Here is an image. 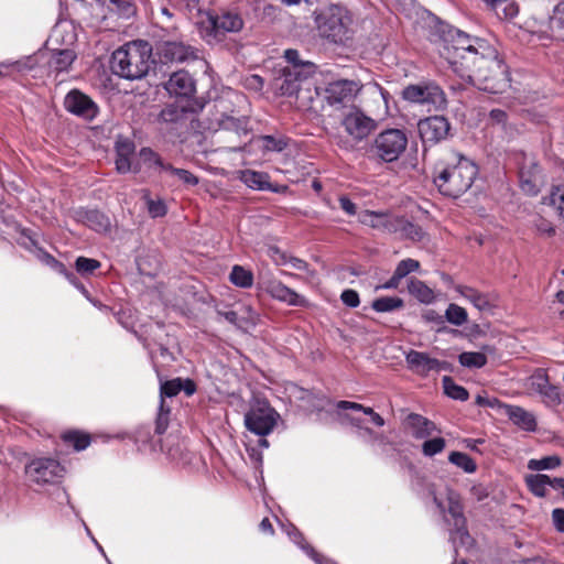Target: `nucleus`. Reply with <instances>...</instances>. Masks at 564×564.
<instances>
[{"mask_svg": "<svg viewBox=\"0 0 564 564\" xmlns=\"http://www.w3.org/2000/svg\"><path fill=\"white\" fill-rule=\"evenodd\" d=\"M116 150V170L118 173L139 172L137 166L132 165L131 159L135 151L134 142L128 138H118L115 144Z\"/></svg>", "mask_w": 564, "mask_h": 564, "instance_id": "nucleus-21", "label": "nucleus"}, {"mask_svg": "<svg viewBox=\"0 0 564 564\" xmlns=\"http://www.w3.org/2000/svg\"><path fill=\"white\" fill-rule=\"evenodd\" d=\"M451 37L444 54L459 77L490 94H501L509 87L508 67L487 41L460 30L452 31Z\"/></svg>", "mask_w": 564, "mask_h": 564, "instance_id": "nucleus-1", "label": "nucleus"}, {"mask_svg": "<svg viewBox=\"0 0 564 564\" xmlns=\"http://www.w3.org/2000/svg\"><path fill=\"white\" fill-rule=\"evenodd\" d=\"M433 500L442 512L447 511L451 514L453 518V525L462 541L465 542V539L469 540L470 535L466 530V519L463 513V505L459 494L446 488L445 499L434 494Z\"/></svg>", "mask_w": 564, "mask_h": 564, "instance_id": "nucleus-12", "label": "nucleus"}, {"mask_svg": "<svg viewBox=\"0 0 564 564\" xmlns=\"http://www.w3.org/2000/svg\"><path fill=\"white\" fill-rule=\"evenodd\" d=\"M458 361L463 367L479 369L487 364V357L480 351H464L458 356Z\"/></svg>", "mask_w": 564, "mask_h": 564, "instance_id": "nucleus-40", "label": "nucleus"}, {"mask_svg": "<svg viewBox=\"0 0 564 564\" xmlns=\"http://www.w3.org/2000/svg\"><path fill=\"white\" fill-rule=\"evenodd\" d=\"M446 447V441L443 437H433L424 441L422 444V453L426 457H433L442 453Z\"/></svg>", "mask_w": 564, "mask_h": 564, "instance_id": "nucleus-46", "label": "nucleus"}, {"mask_svg": "<svg viewBox=\"0 0 564 564\" xmlns=\"http://www.w3.org/2000/svg\"><path fill=\"white\" fill-rule=\"evenodd\" d=\"M550 28L557 36L564 37V0H562L553 10L550 19Z\"/></svg>", "mask_w": 564, "mask_h": 564, "instance_id": "nucleus-44", "label": "nucleus"}, {"mask_svg": "<svg viewBox=\"0 0 564 564\" xmlns=\"http://www.w3.org/2000/svg\"><path fill=\"white\" fill-rule=\"evenodd\" d=\"M63 440L66 443L72 444L76 451H83L90 444V437L88 434L76 431L65 433L63 435Z\"/></svg>", "mask_w": 564, "mask_h": 564, "instance_id": "nucleus-47", "label": "nucleus"}, {"mask_svg": "<svg viewBox=\"0 0 564 564\" xmlns=\"http://www.w3.org/2000/svg\"><path fill=\"white\" fill-rule=\"evenodd\" d=\"M284 57L286 59V62L289 63L288 66H294V65H314L313 63L311 62H302L300 59V55H299V52L296 50H286L284 52Z\"/></svg>", "mask_w": 564, "mask_h": 564, "instance_id": "nucleus-60", "label": "nucleus"}, {"mask_svg": "<svg viewBox=\"0 0 564 564\" xmlns=\"http://www.w3.org/2000/svg\"><path fill=\"white\" fill-rule=\"evenodd\" d=\"M319 34L335 44H347L352 40L355 30L352 15L341 4H330L315 15Z\"/></svg>", "mask_w": 564, "mask_h": 564, "instance_id": "nucleus-4", "label": "nucleus"}, {"mask_svg": "<svg viewBox=\"0 0 564 564\" xmlns=\"http://www.w3.org/2000/svg\"><path fill=\"white\" fill-rule=\"evenodd\" d=\"M340 300L346 306L351 308L357 307L360 304L359 294L352 289L343 291Z\"/></svg>", "mask_w": 564, "mask_h": 564, "instance_id": "nucleus-58", "label": "nucleus"}, {"mask_svg": "<svg viewBox=\"0 0 564 564\" xmlns=\"http://www.w3.org/2000/svg\"><path fill=\"white\" fill-rule=\"evenodd\" d=\"M264 290L273 299L284 302L292 306H306L307 301L304 296L297 294L294 290L290 289L280 281L271 280L265 282Z\"/></svg>", "mask_w": 564, "mask_h": 564, "instance_id": "nucleus-23", "label": "nucleus"}, {"mask_svg": "<svg viewBox=\"0 0 564 564\" xmlns=\"http://www.w3.org/2000/svg\"><path fill=\"white\" fill-rule=\"evenodd\" d=\"M314 89L316 95L322 96L327 105L339 109L354 101L361 89V85L352 79H338L329 83L321 91L316 87Z\"/></svg>", "mask_w": 564, "mask_h": 564, "instance_id": "nucleus-10", "label": "nucleus"}, {"mask_svg": "<svg viewBox=\"0 0 564 564\" xmlns=\"http://www.w3.org/2000/svg\"><path fill=\"white\" fill-rule=\"evenodd\" d=\"M185 108L176 105H167L160 113V118L164 122H177L184 117Z\"/></svg>", "mask_w": 564, "mask_h": 564, "instance_id": "nucleus-49", "label": "nucleus"}, {"mask_svg": "<svg viewBox=\"0 0 564 564\" xmlns=\"http://www.w3.org/2000/svg\"><path fill=\"white\" fill-rule=\"evenodd\" d=\"M445 317L448 323L455 326H462L467 322L468 315L464 307L452 303L446 308Z\"/></svg>", "mask_w": 564, "mask_h": 564, "instance_id": "nucleus-43", "label": "nucleus"}, {"mask_svg": "<svg viewBox=\"0 0 564 564\" xmlns=\"http://www.w3.org/2000/svg\"><path fill=\"white\" fill-rule=\"evenodd\" d=\"M404 306V302L398 296H382L376 299L371 307L378 313H390L400 310Z\"/></svg>", "mask_w": 564, "mask_h": 564, "instance_id": "nucleus-36", "label": "nucleus"}, {"mask_svg": "<svg viewBox=\"0 0 564 564\" xmlns=\"http://www.w3.org/2000/svg\"><path fill=\"white\" fill-rule=\"evenodd\" d=\"M408 137L400 129H387L380 132L369 147V155L379 162L392 163L405 151Z\"/></svg>", "mask_w": 564, "mask_h": 564, "instance_id": "nucleus-8", "label": "nucleus"}, {"mask_svg": "<svg viewBox=\"0 0 564 564\" xmlns=\"http://www.w3.org/2000/svg\"><path fill=\"white\" fill-rule=\"evenodd\" d=\"M164 88L172 96L189 98L196 91V84L188 72L178 70L170 76Z\"/></svg>", "mask_w": 564, "mask_h": 564, "instance_id": "nucleus-18", "label": "nucleus"}, {"mask_svg": "<svg viewBox=\"0 0 564 564\" xmlns=\"http://www.w3.org/2000/svg\"><path fill=\"white\" fill-rule=\"evenodd\" d=\"M162 178L169 183L170 186H176L180 184L185 186H195L198 184L197 176L188 170L175 167L171 163L165 167Z\"/></svg>", "mask_w": 564, "mask_h": 564, "instance_id": "nucleus-30", "label": "nucleus"}, {"mask_svg": "<svg viewBox=\"0 0 564 564\" xmlns=\"http://www.w3.org/2000/svg\"><path fill=\"white\" fill-rule=\"evenodd\" d=\"M409 292L420 302L430 304L434 301V292L424 282L420 280H410Z\"/></svg>", "mask_w": 564, "mask_h": 564, "instance_id": "nucleus-35", "label": "nucleus"}, {"mask_svg": "<svg viewBox=\"0 0 564 564\" xmlns=\"http://www.w3.org/2000/svg\"><path fill=\"white\" fill-rule=\"evenodd\" d=\"M280 414L265 400H256L250 410L245 414V425L247 430L258 436V445L261 448H268L269 442L264 436L272 433Z\"/></svg>", "mask_w": 564, "mask_h": 564, "instance_id": "nucleus-7", "label": "nucleus"}, {"mask_svg": "<svg viewBox=\"0 0 564 564\" xmlns=\"http://www.w3.org/2000/svg\"><path fill=\"white\" fill-rule=\"evenodd\" d=\"M64 107L68 112L87 121L94 120L99 112L96 102L89 96L77 89L70 90L65 96Z\"/></svg>", "mask_w": 564, "mask_h": 564, "instance_id": "nucleus-14", "label": "nucleus"}, {"mask_svg": "<svg viewBox=\"0 0 564 564\" xmlns=\"http://www.w3.org/2000/svg\"><path fill=\"white\" fill-rule=\"evenodd\" d=\"M362 413L368 415L371 423H373L376 426L381 427L386 423L384 419L379 413L375 412L372 408L365 406Z\"/></svg>", "mask_w": 564, "mask_h": 564, "instance_id": "nucleus-63", "label": "nucleus"}, {"mask_svg": "<svg viewBox=\"0 0 564 564\" xmlns=\"http://www.w3.org/2000/svg\"><path fill=\"white\" fill-rule=\"evenodd\" d=\"M153 63L152 47L147 41L129 42L117 48L110 59L111 72L124 79H140L148 74Z\"/></svg>", "mask_w": 564, "mask_h": 564, "instance_id": "nucleus-3", "label": "nucleus"}, {"mask_svg": "<svg viewBox=\"0 0 564 564\" xmlns=\"http://www.w3.org/2000/svg\"><path fill=\"white\" fill-rule=\"evenodd\" d=\"M248 120L245 117L236 118L228 115H223L219 119V127L225 130H232L237 134H247Z\"/></svg>", "mask_w": 564, "mask_h": 564, "instance_id": "nucleus-38", "label": "nucleus"}, {"mask_svg": "<svg viewBox=\"0 0 564 564\" xmlns=\"http://www.w3.org/2000/svg\"><path fill=\"white\" fill-rule=\"evenodd\" d=\"M552 519L556 530L564 533V509H554L552 512Z\"/></svg>", "mask_w": 564, "mask_h": 564, "instance_id": "nucleus-64", "label": "nucleus"}, {"mask_svg": "<svg viewBox=\"0 0 564 564\" xmlns=\"http://www.w3.org/2000/svg\"><path fill=\"white\" fill-rule=\"evenodd\" d=\"M525 480L532 494L538 497H544L546 495V489L550 484V476L545 474L529 475Z\"/></svg>", "mask_w": 564, "mask_h": 564, "instance_id": "nucleus-39", "label": "nucleus"}, {"mask_svg": "<svg viewBox=\"0 0 564 564\" xmlns=\"http://www.w3.org/2000/svg\"><path fill=\"white\" fill-rule=\"evenodd\" d=\"M230 282L242 289H249L253 284V274L241 265H234L229 275Z\"/></svg>", "mask_w": 564, "mask_h": 564, "instance_id": "nucleus-37", "label": "nucleus"}, {"mask_svg": "<svg viewBox=\"0 0 564 564\" xmlns=\"http://www.w3.org/2000/svg\"><path fill=\"white\" fill-rule=\"evenodd\" d=\"M448 460L468 474L475 473L477 469V465L471 457L462 452H452Z\"/></svg>", "mask_w": 564, "mask_h": 564, "instance_id": "nucleus-42", "label": "nucleus"}, {"mask_svg": "<svg viewBox=\"0 0 564 564\" xmlns=\"http://www.w3.org/2000/svg\"><path fill=\"white\" fill-rule=\"evenodd\" d=\"M457 291L469 301L478 311H488L491 307L489 296L469 286H458Z\"/></svg>", "mask_w": 564, "mask_h": 564, "instance_id": "nucleus-33", "label": "nucleus"}, {"mask_svg": "<svg viewBox=\"0 0 564 564\" xmlns=\"http://www.w3.org/2000/svg\"><path fill=\"white\" fill-rule=\"evenodd\" d=\"M115 6L119 15L129 19L135 13V6L132 0H108Z\"/></svg>", "mask_w": 564, "mask_h": 564, "instance_id": "nucleus-52", "label": "nucleus"}, {"mask_svg": "<svg viewBox=\"0 0 564 564\" xmlns=\"http://www.w3.org/2000/svg\"><path fill=\"white\" fill-rule=\"evenodd\" d=\"M262 148L265 151L281 152L285 149L286 142L282 138H275L273 135H263L261 138Z\"/></svg>", "mask_w": 564, "mask_h": 564, "instance_id": "nucleus-51", "label": "nucleus"}, {"mask_svg": "<svg viewBox=\"0 0 564 564\" xmlns=\"http://www.w3.org/2000/svg\"><path fill=\"white\" fill-rule=\"evenodd\" d=\"M181 378H176L170 381H166L161 386V400H163V397H174L178 392H181Z\"/></svg>", "mask_w": 564, "mask_h": 564, "instance_id": "nucleus-55", "label": "nucleus"}, {"mask_svg": "<svg viewBox=\"0 0 564 564\" xmlns=\"http://www.w3.org/2000/svg\"><path fill=\"white\" fill-rule=\"evenodd\" d=\"M315 73V65L285 66L282 74L275 78V89L283 96L295 97L297 100H312L313 83L311 77Z\"/></svg>", "mask_w": 564, "mask_h": 564, "instance_id": "nucleus-5", "label": "nucleus"}, {"mask_svg": "<svg viewBox=\"0 0 564 564\" xmlns=\"http://www.w3.org/2000/svg\"><path fill=\"white\" fill-rule=\"evenodd\" d=\"M521 189L528 195L534 196L540 192L542 175L539 164L534 161L524 163L519 172Z\"/></svg>", "mask_w": 564, "mask_h": 564, "instance_id": "nucleus-22", "label": "nucleus"}, {"mask_svg": "<svg viewBox=\"0 0 564 564\" xmlns=\"http://www.w3.org/2000/svg\"><path fill=\"white\" fill-rule=\"evenodd\" d=\"M46 54V52L39 51L33 55L24 56L17 61H2V78L8 76L14 80L20 79V77L33 70Z\"/></svg>", "mask_w": 564, "mask_h": 564, "instance_id": "nucleus-16", "label": "nucleus"}, {"mask_svg": "<svg viewBox=\"0 0 564 564\" xmlns=\"http://www.w3.org/2000/svg\"><path fill=\"white\" fill-rule=\"evenodd\" d=\"M282 261L280 263L282 264H290L293 269L300 270V271H306L308 268V264L306 261L296 258V257H286L285 254H281Z\"/></svg>", "mask_w": 564, "mask_h": 564, "instance_id": "nucleus-59", "label": "nucleus"}, {"mask_svg": "<svg viewBox=\"0 0 564 564\" xmlns=\"http://www.w3.org/2000/svg\"><path fill=\"white\" fill-rule=\"evenodd\" d=\"M160 54L170 62H188L197 58V50L178 41H166L160 46Z\"/></svg>", "mask_w": 564, "mask_h": 564, "instance_id": "nucleus-20", "label": "nucleus"}, {"mask_svg": "<svg viewBox=\"0 0 564 564\" xmlns=\"http://www.w3.org/2000/svg\"><path fill=\"white\" fill-rule=\"evenodd\" d=\"M419 268H420V262L417 260L408 258V259L401 260L398 263L394 271L397 272L398 276H401L403 279L411 272L419 270Z\"/></svg>", "mask_w": 564, "mask_h": 564, "instance_id": "nucleus-53", "label": "nucleus"}, {"mask_svg": "<svg viewBox=\"0 0 564 564\" xmlns=\"http://www.w3.org/2000/svg\"><path fill=\"white\" fill-rule=\"evenodd\" d=\"M74 219L96 232H106L110 228L109 218L97 209H76L74 212Z\"/></svg>", "mask_w": 564, "mask_h": 564, "instance_id": "nucleus-25", "label": "nucleus"}, {"mask_svg": "<svg viewBox=\"0 0 564 564\" xmlns=\"http://www.w3.org/2000/svg\"><path fill=\"white\" fill-rule=\"evenodd\" d=\"M505 413L509 420L520 429L533 432L536 429V420L533 413L517 405H506Z\"/></svg>", "mask_w": 564, "mask_h": 564, "instance_id": "nucleus-28", "label": "nucleus"}, {"mask_svg": "<svg viewBox=\"0 0 564 564\" xmlns=\"http://www.w3.org/2000/svg\"><path fill=\"white\" fill-rule=\"evenodd\" d=\"M212 32L216 40L218 35L228 32H239L243 26V20L239 13L230 10H223L217 14L209 15Z\"/></svg>", "mask_w": 564, "mask_h": 564, "instance_id": "nucleus-17", "label": "nucleus"}, {"mask_svg": "<svg viewBox=\"0 0 564 564\" xmlns=\"http://www.w3.org/2000/svg\"><path fill=\"white\" fill-rule=\"evenodd\" d=\"M340 208L349 216L357 215V206L351 199L345 195L340 196L339 199Z\"/></svg>", "mask_w": 564, "mask_h": 564, "instance_id": "nucleus-61", "label": "nucleus"}, {"mask_svg": "<svg viewBox=\"0 0 564 564\" xmlns=\"http://www.w3.org/2000/svg\"><path fill=\"white\" fill-rule=\"evenodd\" d=\"M406 367L410 371L421 377H426L430 372H441L449 369L446 361L432 358L427 352L410 349L405 354Z\"/></svg>", "mask_w": 564, "mask_h": 564, "instance_id": "nucleus-13", "label": "nucleus"}, {"mask_svg": "<svg viewBox=\"0 0 564 564\" xmlns=\"http://www.w3.org/2000/svg\"><path fill=\"white\" fill-rule=\"evenodd\" d=\"M147 207H148L149 214L153 218L164 216L166 214V210H167L164 202L161 200V199L154 200V199L148 198L147 199Z\"/></svg>", "mask_w": 564, "mask_h": 564, "instance_id": "nucleus-56", "label": "nucleus"}, {"mask_svg": "<svg viewBox=\"0 0 564 564\" xmlns=\"http://www.w3.org/2000/svg\"><path fill=\"white\" fill-rule=\"evenodd\" d=\"M25 475L31 482L36 485H54L64 477L65 468L54 458L39 457L25 466Z\"/></svg>", "mask_w": 564, "mask_h": 564, "instance_id": "nucleus-11", "label": "nucleus"}, {"mask_svg": "<svg viewBox=\"0 0 564 564\" xmlns=\"http://www.w3.org/2000/svg\"><path fill=\"white\" fill-rule=\"evenodd\" d=\"M561 459L557 456H547L541 459L529 460L528 467L531 470L553 469L560 466Z\"/></svg>", "mask_w": 564, "mask_h": 564, "instance_id": "nucleus-48", "label": "nucleus"}, {"mask_svg": "<svg viewBox=\"0 0 564 564\" xmlns=\"http://www.w3.org/2000/svg\"><path fill=\"white\" fill-rule=\"evenodd\" d=\"M341 126L349 138L334 135L333 141L340 149L352 151L356 144L367 139L377 129V121L354 107L343 117Z\"/></svg>", "mask_w": 564, "mask_h": 564, "instance_id": "nucleus-6", "label": "nucleus"}, {"mask_svg": "<svg viewBox=\"0 0 564 564\" xmlns=\"http://www.w3.org/2000/svg\"><path fill=\"white\" fill-rule=\"evenodd\" d=\"M76 271L82 275H89L100 267V262L96 259L78 257L75 262Z\"/></svg>", "mask_w": 564, "mask_h": 564, "instance_id": "nucleus-50", "label": "nucleus"}, {"mask_svg": "<svg viewBox=\"0 0 564 564\" xmlns=\"http://www.w3.org/2000/svg\"><path fill=\"white\" fill-rule=\"evenodd\" d=\"M540 395H542L550 402H553V403L560 402V393H558L556 387L550 384V382L547 383V386L544 388V390L541 392Z\"/></svg>", "mask_w": 564, "mask_h": 564, "instance_id": "nucleus-62", "label": "nucleus"}, {"mask_svg": "<svg viewBox=\"0 0 564 564\" xmlns=\"http://www.w3.org/2000/svg\"><path fill=\"white\" fill-rule=\"evenodd\" d=\"M269 178L270 177L267 173L253 170L242 171L240 176L242 183L246 184L249 188L257 191L276 192V189L271 186Z\"/></svg>", "mask_w": 564, "mask_h": 564, "instance_id": "nucleus-31", "label": "nucleus"}, {"mask_svg": "<svg viewBox=\"0 0 564 564\" xmlns=\"http://www.w3.org/2000/svg\"><path fill=\"white\" fill-rule=\"evenodd\" d=\"M290 539L303 550L308 557H311L316 564H334L330 560L326 558L322 554L317 553L314 547L304 541L302 533L294 527L290 525L286 531Z\"/></svg>", "mask_w": 564, "mask_h": 564, "instance_id": "nucleus-32", "label": "nucleus"}, {"mask_svg": "<svg viewBox=\"0 0 564 564\" xmlns=\"http://www.w3.org/2000/svg\"><path fill=\"white\" fill-rule=\"evenodd\" d=\"M170 409L164 406V400H161L159 414L155 423V431L158 434H163L169 425Z\"/></svg>", "mask_w": 564, "mask_h": 564, "instance_id": "nucleus-54", "label": "nucleus"}, {"mask_svg": "<svg viewBox=\"0 0 564 564\" xmlns=\"http://www.w3.org/2000/svg\"><path fill=\"white\" fill-rule=\"evenodd\" d=\"M403 424L415 440H425L438 431L433 421L417 413H410Z\"/></svg>", "mask_w": 564, "mask_h": 564, "instance_id": "nucleus-24", "label": "nucleus"}, {"mask_svg": "<svg viewBox=\"0 0 564 564\" xmlns=\"http://www.w3.org/2000/svg\"><path fill=\"white\" fill-rule=\"evenodd\" d=\"M22 239H23L22 245L26 249L32 251L41 262H43L47 267L52 268L59 274L64 275L69 282H73V279H75V273L69 272L62 262H59L52 254H50L48 252H46L45 250L40 248L37 246V242L32 237L23 234Z\"/></svg>", "mask_w": 564, "mask_h": 564, "instance_id": "nucleus-19", "label": "nucleus"}, {"mask_svg": "<svg viewBox=\"0 0 564 564\" xmlns=\"http://www.w3.org/2000/svg\"><path fill=\"white\" fill-rule=\"evenodd\" d=\"M139 155L143 163L147 164L149 169H152L155 173H158L161 177L165 172V167H167L170 164L169 162L163 161V159L150 148H142Z\"/></svg>", "mask_w": 564, "mask_h": 564, "instance_id": "nucleus-34", "label": "nucleus"}, {"mask_svg": "<svg viewBox=\"0 0 564 564\" xmlns=\"http://www.w3.org/2000/svg\"><path fill=\"white\" fill-rule=\"evenodd\" d=\"M394 216L387 213L362 210L358 214V220L366 226L383 232L391 231Z\"/></svg>", "mask_w": 564, "mask_h": 564, "instance_id": "nucleus-26", "label": "nucleus"}, {"mask_svg": "<svg viewBox=\"0 0 564 564\" xmlns=\"http://www.w3.org/2000/svg\"><path fill=\"white\" fill-rule=\"evenodd\" d=\"M390 234H395L400 238L412 241H421L424 237L422 227L411 223L404 217L394 216Z\"/></svg>", "mask_w": 564, "mask_h": 564, "instance_id": "nucleus-27", "label": "nucleus"}, {"mask_svg": "<svg viewBox=\"0 0 564 564\" xmlns=\"http://www.w3.org/2000/svg\"><path fill=\"white\" fill-rule=\"evenodd\" d=\"M402 98L411 104H417L431 110H442L447 106V99L442 87L434 80H422L408 85L402 90Z\"/></svg>", "mask_w": 564, "mask_h": 564, "instance_id": "nucleus-9", "label": "nucleus"}, {"mask_svg": "<svg viewBox=\"0 0 564 564\" xmlns=\"http://www.w3.org/2000/svg\"><path fill=\"white\" fill-rule=\"evenodd\" d=\"M547 383H549V378L545 373H542V372L534 373L530 378L531 389L533 391L538 392L539 394H541V392L544 390V388L547 386Z\"/></svg>", "mask_w": 564, "mask_h": 564, "instance_id": "nucleus-57", "label": "nucleus"}, {"mask_svg": "<svg viewBox=\"0 0 564 564\" xmlns=\"http://www.w3.org/2000/svg\"><path fill=\"white\" fill-rule=\"evenodd\" d=\"M442 381L447 397L458 401H466L468 399V391L464 387L456 384L451 377L445 376Z\"/></svg>", "mask_w": 564, "mask_h": 564, "instance_id": "nucleus-41", "label": "nucleus"}, {"mask_svg": "<svg viewBox=\"0 0 564 564\" xmlns=\"http://www.w3.org/2000/svg\"><path fill=\"white\" fill-rule=\"evenodd\" d=\"M75 59L76 54L73 50H52L47 61V66L51 72L59 74L63 72H68Z\"/></svg>", "mask_w": 564, "mask_h": 564, "instance_id": "nucleus-29", "label": "nucleus"}, {"mask_svg": "<svg viewBox=\"0 0 564 564\" xmlns=\"http://www.w3.org/2000/svg\"><path fill=\"white\" fill-rule=\"evenodd\" d=\"M451 124L443 116H432L417 123V130L424 144H435L448 135Z\"/></svg>", "mask_w": 564, "mask_h": 564, "instance_id": "nucleus-15", "label": "nucleus"}, {"mask_svg": "<svg viewBox=\"0 0 564 564\" xmlns=\"http://www.w3.org/2000/svg\"><path fill=\"white\" fill-rule=\"evenodd\" d=\"M544 200L557 209L558 216L564 221V185L554 186Z\"/></svg>", "mask_w": 564, "mask_h": 564, "instance_id": "nucleus-45", "label": "nucleus"}, {"mask_svg": "<svg viewBox=\"0 0 564 564\" xmlns=\"http://www.w3.org/2000/svg\"><path fill=\"white\" fill-rule=\"evenodd\" d=\"M477 174L471 160L455 153L451 161L435 167L433 181L442 195L457 198L470 188Z\"/></svg>", "mask_w": 564, "mask_h": 564, "instance_id": "nucleus-2", "label": "nucleus"}]
</instances>
